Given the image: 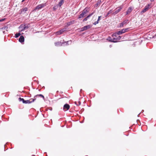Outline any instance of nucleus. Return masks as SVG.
Listing matches in <instances>:
<instances>
[{
    "instance_id": "nucleus-43",
    "label": "nucleus",
    "mask_w": 156,
    "mask_h": 156,
    "mask_svg": "<svg viewBox=\"0 0 156 156\" xmlns=\"http://www.w3.org/2000/svg\"><path fill=\"white\" fill-rule=\"evenodd\" d=\"M25 0H22V2H23Z\"/></svg>"
},
{
    "instance_id": "nucleus-46",
    "label": "nucleus",
    "mask_w": 156,
    "mask_h": 156,
    "mask_svg": "<svg viewBox=\"0 0 156 156\" xmlns=\"http://www.w3.org/2000/svg\"><path fill=\"white\" fill-rule=\"evenodd\" d=\"M140 114V113L139 114H138V115H139V114Z\"/></svg>"
},
{
    "instance_id": "nucleus-1",
    "label": "nucleus",
    "mask_w": 156,
    "mask_h": 156,
    "mask_svg": "<svg viewBox=\"0 0 156 156\" xmlns=\"http://www.w3.org/2000/svg\"><path fill=\"white\" fill-rule=\"evenodd\" d=\"M20 101H22L23 103L24 104H30L34 101L36 99H30L29 100H25L23 98H19Z\"/></svg>"
},
{
    "instance_id": "nucleus-27",
    "label": "nucleus",
    "mask_w": 156,
    "mask_h": 156,
    "mask_svg": "<svg viewBox=\"0 0 156 156\" xmlns=\"http://www.w3.org/2000/svg\"><path fill=\"white\" fill-rule=\"evenodd\" d=\"M75 103L77 106H79L81 104V102L80 101H78V103H77L76 102H75Z\"/></svg>"
},
{
    "instance_id": "nucleus-41",
    "label": "nucleus",
    "mask_w": 156,
    "mask_h": 156,
    "mask_svg": "<svg viewBox=\"0 0 156 156\" xmlns=\"http://www.w3.org/2000/svg\"><path fill=\"white\" fill-rule=\"evenodd\" d=\"M154 0H150L151 2H153L154 1Z\"/></svg>"
},
{
    "instance_id": "nucleus-11",
    "label": "nucleus",
    "mask_w": 156,
    "mask_h": 156,
    "mask_svg": "<svg viewBox=\"0 0 156 156\" xmlns=\"http://www.w3.org/2000/svg\"><path fill=\"white\" fill-rule=\"evenodd\" d=\"M133 9L131 7H129L126 12V15L130 13L132 11Z\"/></svg>"
},
{
    "instance_id": "nucleus-16",
    "label": "nucleus",
    "mask_w": 156,
    "mask_h": 156,
    "mask_svg": "<svg viewBox=\"0 0 156 156\" xmlns=\"http://www.w3.org/2000/svg\"><path fill=\"white\" fill-rule=\"evenodd\" d=\"M41 97L43 98V100H44L45 99V98H44V96L43 95H42L41 94H37V95H36L34 97V99L36 98H35L36 97Z\"/></svg>"
},
{
    "instance_id": "nucleus-31",
    "label": "nucleus",
    "mask_w": 156,
    "mask_h": 156,
    "mask_svg": "<svg viewBox=\"0 0 156 156\" xmlns=\"http://www.w3.org/2000/svg\"><path fill=\"white\" fill-rule=\"evenodd\" d=\"M98 21H96L94 23H93V24H94V25H96V24H98Z\"/></svg>"
},
{
    "instance_id": "nucleus-34",
    "label": "nucleus",
    "mask_w": 156,
    "mask_h": 156,
    "mask_svg": "<svg viewBox=\"0 0 156 156\" xmlns=\"http://www.w3.org/2000/svg\"><path fill=\"white\" fill-rule=\"evenodd\" d=\"M101 16H99L97 21L99 22V21L100 20V18H101Z\"/></svg>"
},
{
    "instance_id": "nucleus-42",
    "label": "nucleus",
    "mask_w": 156,
    "mask_h": 156,
    "mask_svg": "<svg viewBox=\"0 0 156 156\" xmlns=\"http://www.w3.org/2000/svg\"><path fill=\"white\" fill-rule=\"evenodd\" d=\"M82 91V89H81L80 90V92H81Z\"/></svg>"
},
{
    "instance_id": "nucleus-13",
    "label": "nucleus",
    "mask_w": 156,
    "mask_h": 156,
    "mask_svg": "<svg viewBox=\"0 0 156 156\" xmlns=\"http://www.w3.org/2000/svg\"><path fill=\"white\" fill-rule=\"evenodd\" d=\"M150 6V5L149 4H148L147 5H146L144 9H143V10L145 12H146L149 9V7Z\"/></svg>"
},
{
    "instance_id": "nucleus-19",
    "label": "nucleus",
    "mask_w": 156,
    "mask_h": 156,
    "mask_svg": "<svg viewBox=\"0 0 156 156\" xmlns=\"http://www.w3.org/2000/svg\"><path fill=\"white\" fill-rule=\"evenodd\" d=\"M101 3V0H98L97 3L95 4V6L97 7L99 6Z\"/></svg>"
},
{
    "instance_id": "nucleus-2",
    "label": "nucleus",
    "mask_w": 156,
    "mask_h": 156,
    "mask_svg": "<svg viewBox=\"0 0 156 156\" xmlns=\"http://www.w3.org/2000/svg\"><path fill=\"white\" fill-rule=\"evenodd\" d=\"M89 12V10L87 8H85L82 11V13L79 16L78 19H80L83 17L85 16L86 14Z\"/></svg>"
},
{
    "instance_id": "nucleus-36",
    "label": "nucleus",
    "mask_w": 156,
    "mask_h": 156,
    "mask_svg": "<svg viewBox=\"0 0 156 156\" xmlns=\"http://www.w3.org/2000/svg\"><path fill=\"white\" fill-rule=\"evenodd\" d=\"M69 42V41H64V43H66V45H68V42Z\"/></svg>"
},
{
    "instance_id": "nucleus-18",
    "label": "nucleus",
    "mask_w": 156,
    "mask_h": 156,
    "mask_svg": "<svg viewBox=\"0 0 156 156\" xmlns=\"http://www.w3.org/2000/svg\"><path fill=\"white\" fill-rule=\"evenodd\" d=\"M55 44L56 46H62V42H55Z\"/></svg>"
},
{
    "instance_id": "nucleus-7",
    "label": "nucleus",
    "mask_w": 156,
    "mask_h": 156,
    "mask_svg": "<svg viewBox=\"0 0 156 156\" xmlns=\"http://www.w3.org/2000/svg\"><path fill=\"white\" fill-rule=\"evenodd\" d=\"M66 31V28H63L59 31L56 32V34L57 35H60L62 34L63 33Z\"/></svg>"
},
{
    "instance_id": "nucleus-12",
    "label": "nucleus",
    "mask_w": 156,
    "mask_h": 156,
    "mask_svg": "<svg viewBox=\"0 0 156 156\" xmlns=\"http://www.w3.org/2000/svg\"><path fill=\"white\" fill-rule=\"evenodd\" d=\"M24 27H23V28H22L21 29V30L20 31H22L25 30L27 29L30 27V24H28L27 25H24Z\"/></svg>"
},
{
    "instance_id": "nucleus-21",
    "label": "nucleus",
    "mask_w": 156,
    "mask_h": 156,
    "mask_svg": "<svg viewBox=\"0 0 156 156\" xmlns=\"http://www.w3.org/2000/svg\"><path fill=\"white\" fill-rule=\"evenodd\" d=\"M21 35V34H20V32H19V33H16V34L15 35V37L16 38H18Z\"/></svg>"
},
{
    "instance_id": "nucleus-39",
    "label": "nucleus",
    "mask_w": 156,
    "mask_h": 156,
    "mask_svg": "<svg viewBox=\"0 0 156 156\" xmlns=\"http://www.w3.org/2000/svg\"><path fill=\"white\" fill-rule=\"evenodd\" d=\"M87 17L89 19L90 18V16L89 15L87 16Z\"/></svg>"
},
{
    "instance_id": "nucleus-8",
    "label": "nucleus",
    "mask_w": 156,
    "mask_h": 156,
    "mask_svg": "<svg viewBox=\"0 0 156 156\" xmlns=\"http://www.w3.org/2000/svg\"><path fill=\"white\" fill-rule=\"evenodd\" d=\"M69 104H66L64 105L63 107V110L64 111H66L69 109Z\"/></svg>"
},
{
    "instance_id": "nucleus-9",
    "label": "nucleus",
    "mask_w": 156,
    "mask_h": 156,
    "mask_svg": "<svg viewBox=\"0 0 156 156\" xmlns=\"http://www.w3.org/2000/svg\"><path fill=\"white\" fill-rule=\"evenodd\" d=\"M122 33L121 30L118 31L117 32H115V33H114L112 34V36L113 37H117V36H118L119 35H120L122 34Z\"/></svg>"
},
{
    "instance_id": "nucleus-4",
    "label": "nucleus",
    "mask_w": 156,
    "mask_h": 156,
    "mask_svg": "<svg viewBox=\"0 0 156 156\" xmlns=\"http://www.w3.org/2000/svg\"><path fill=\"white\" fill-rule=\"evenodd\" d=\"M91 27V26L90 25H88L85 26L81 28V30H80V31H83L85 30L88 29L89 28H90Z\"/></svg>"
},
{
    "instance_id": "nucleus-44",
    "label": "nucleus",
    "mask_w": 156,
    "mask_h": 156,
    "mask_svg": "<svg viewBox=\"0 0 156 156\" xmlns=\"http://www.w3.org/2000/svg\"><path fill=\"white\" fill-rule=\"evenodd\" d=\"M3 33L4 34V33H5V31H3Z\"/></svg>"
},
{
    "instance_id": "nucleus-29",
    "label": "nucleus",
    "mask_w": 156,
    "mask_h": 156,
    "mask_svg": "<svg viewBox=\"0 0 156 156\" xmlns=\"http://www.w3.org/2000/svg\"><path fill=\"white\" fill-rule=\"evenodd\" d=\"M121 32H122V34H123V33H125L126 32V31H125V30L124 29L121 30Z\"/></svg>"
},
{
    "instance_id": "nucleus-15",
    "label": "nucleus",
    "mask_w": 156,
    "mask_h": 156,
    "mask_svg": "<svg viewBox=\"0 0 156 156\" xmlns=\"http://www.w3.org/2000/svg\"><path fill=\"white\" fill-rule=\"evenodd\" d=\"M64 1V0H61L60 1L58 4V6L59 7H61Z\"/></svg>"
},
{
    "instance_id": "nucleus-6",
    "label": "nucleus",
    "mask_w": 156,
    "mask_h": 156,
    "mask_svg": "<svg viewBox=\"0 0 156 156\" xmlns=\"http://www.w3.org/2000/svg\"><path fill=\"white\" fill-rule=\"evenodd\" d=\"M129 20H124L122 22L119 24V27H121L125 25L126 24L128 23Z\"/></svg>"
},
{
    "instance_id": "nucleus-23",
    "label": "nucleus",
    "mask_w": 156,
    "mask_h": 156,
    "mask_svg": "<svg viewBox=\"0 0 156 156\" xmlns=\"http://www.w3.org/2000/svg\"><path fill=\"white\" fill-rule=\"evenodd\" d=\"M112 41H112V42H117V39L116 38V37H113L112 39Z\"/></svg>"
},
{
    "instance_id": "nucleus-10",
    "label": "nucleus",
    "mask_w": 156,
    "mask_h": 156,
    "mask_svg": "<svg viewBox=\"0 0 156 156\" xmlns=\"http://www.w3.org/2000/svg\"><path fill=\"white\" fill-rule=\"evenodd\" d=\"M24 41V37L23 36H21L20 37L19 39V41L21 43H22Z\"/></svg>"
},
{
    "instance_id": "nucleus-32",
    "label": "nucleus",
    "mask_w": 156,
    "mask_h": 156,
    "mask_svg": "<svg viewBox=\"0 0 156 156\" xmlns=\"http://www.w3.org/2000/svg\"><path fill=\"white\" fill-rule=\"evenodd\" d=\"M94 13V12H93L92 13L88 15L90 16H91Z\"/></svg>"
},
{
    "instance_id": "nucleus-28",
    "label": "nucleus",
    "mask_w": 156,
    "mask_h": 156,
    "mask_svg": "<svg viewBox=\"0 0 156 156\" xmlns=\"http://www.w3.org/2000/svg\"><path fill=\"white\" fill-rule=\"evenodd\" d=\"M24 27V25L21 24L19 27L20 28H21L22 29L23 28V27Z\"/></svg>"
},
{
    "instance_id": "nucleus-33",
    "label": "nucleus",
    "mask_w": 156,
    "mask_h": 156,
    "mask_svg": "<svg viewBox=\"0 0 156 156\" xmlns=\"http://www.w3.org/2000/svg\"><path fill=\"white\" fill-rule=\"evenodd\" d=\"M94 13V12H93L92 13L88 15L90 16H91Z\"/></svg>"
},
{
    "instance_id": "nucleus-25",
    "label": "nucleus",
    "mask_w": 156,
    "mask_h": 156,
    "mask_svg": "<svg viewBox=\"0 0 156 156\" xmlns=\"http://www.w3.org/2000/svg\"><path fill=\"white\" fill-rule=\"evenodd\" d=\"M58 5H55L53 8V10L55 11L58 8Z\"/></svg>"
},
{
    "instance_id": "nucleus-45",
    "label": "nucleus",
    "mask_w": 156,
    "mask_h": 156,
    "mask_svg": "<svg viewBox=\"0 0 156 156\" xmlns=\"http://www.w3.org/2000/svg\"><path fill=\"white\" fill-rule=\"evenodd\" d=\"M144 112V110H142L141 112Z\"/></svg>"
},
{
    "instance_id": "nucleus-5",
    "label": "nucleus",
    "mask_w": 156,
    "mask_h": 156,
    "mask_svg": "<svg viewBox=\"0 0 156 156\" xmlns=\"http://www.w3.org/2000/svg\"><path fill=\"white\" fill-rule=\"evenodd\" d=\"M123 7V5H121L116 8V10L113 13L114 15H115L119 12Z\"/></svg>"
},
{
    "instance_id": "nucleus-30",
    "label": "nucleus",
    "mask_w": 156,
    "mask_h": 156,
    "mask_svg": "<svg viewBox=\"0 0 156 156\" xmlns=\"http://www.w3.org/2000/svg\"><path fill=\"white\" fill-rule=\"evenodd\" d=\"M88 19L86 17L83 20V22L87 20Z\"/></svg>"
},
{
    "instance_id": "nucleus-22",
    "label": "nucleus",
    "mask_w": 156,
    "mask_h": 156,
    "mask_svg": "<svg viewBox=\"0 0 156 156\" xmlns=\"http://www.w3.org/2000/svg\"><path fill=\"white\" fill-rule=\"evenodd\" d=\"M117 39V41H119L121 39L122 37L120 36H117V37H115Z\"/></svg>"
},
{
    "instance_id": "nucleus-47",
    "label": "nucleus",
    "mask_w": 156,
    "mask_h": 156,
    "mask_svg": "<svg viewBox=\"0 0 156 156\" xmlns=\"http://www.w3.org/2000/svg\"><path fill=\"white\" fill-rule=\"evenodd\" d=\"M155 36H156V34H155Z\"/></svg>"
},
{
    "instance_id": "nucleus-3",
    "label": "nucleus",
    "mask_w": 156,
    "mask_h": 156,
    "mask_svg": "<svg viewBox=\"0 0 156 156\" xmlns=\"http://www.w3.org/2000/svg\"><path fill=\"white\" fill-rule=\"evenodd\" d=\"M46 5V4L43 3L42 4H39L34 9V10H36L37 9H40L45 6Z\"/></svg>"
},
{
    "instance_id": "nucleus-17",
    "label": "nucleus",
    "mask_w": 156,
    "mask_h": 156,
    "mask_svg": "<svg viewBox=\"0 0 156 156\" xmlns=\"http://www.w3.org/2000/svg\"><path fill=\"white\" fill-rule=\"evenodd\" d=\"M28 10V8L27 7H25L24 8L21 9H20V11L21 13H22L23 12H25L27 11Z\"/></svg>"
},
{
    "instance_id": "nucleus-37",
    "label": "nucleus",
    "mask_w": 156,
    "mask_h": 156,
    "mask_svg": "<svg viewBox=\"0 0 156 156\" xmlns=\"http://www.w3.org/2000/svg\"><path fill=\"white\" fill-rule=\"evenodd\" d=\"M125 31H126V32L127 31H128V29H129V28H125V29H124Z\"/></svg>"
},
{
    "instance_id": "nucleus-38",
    "label": "nucleus",
    "mask_w": 156,
    "mask_h": 156,
    "mask_svg": "<svg viewBox=\"0 0 156 156\" xmlns=\"http://www.w3.org/2000/svg\"><path fill=\"white\" fill-rule=\"evenodd\" d=\"M145 12L144 11V10H143L140 13L142 14V13Z\"/></svg>"
},
{
    "instance_id": "nucleus-26",
    "label": "nucleus",
    "mask_w": 156,
    "mask_h": 156,
    "mask_svg": "<svg viewBox=\"0 0 156 156\" xmlns=\"http://www.w3.org/2000/svg\"><path fill=\"white\" fill-rule=\"evenodd\" d=\"M8 29V27H3L2 28H1L0 29V30H6L7 31V29Z\"/></svg>"
},
{
    "instance_id": "nucleus-24",
    "label": "nucleus",
    "mask_w": 156,
    "mask_h": 156,
    "mask_svg": "<svg viewBox=\"0 0 156 156\" xmlns=\"http://www.w3.org/2000/svg\"><path fill=\"white\" fill-rule=\"evenodd\" d=\"M112 38L110 37L109 36L108 37V38L107 39V40L110 42H112V41H112Z\"/></svg>"
},
{
    "instance_id": "nucleus-40",
    "label": "nucleus",
    "mask_w": 156,
    "mask_h": 156,
    "mask_svg": "<svg viewBox=\"0 0 156 156\" xmlns=\"http://www.w3.org/2000/svg\"><path fill=\"white\" fill-rule=\"evenodd\" d=\"M65 43H64V42H63H63H62V44H65Z\"/></svg>"
},
{
    "instance_id": "nucleus-35",
    "label": "nucleus",
    "mask_w": 156,
    "mask_h": 156,
    "mask_svg": "<svg viewBox=\"0 0 156 156\" xmlns=\"http://www.w3.org/2000/svg\"><path fill=\"white\" fill-rule=\"evenodd\" d=\"M5 20V18H3V19H2L1 20H0V22H1V21H4Z\"/></svg>"
},
{
    "instance_id": "nucleus-20",
    "label": "nucleus",
    "mask_w": 156,
    "mask_h": 156,
    "mask_svg": "<svg viewBox=\"0 0 156 156\" xmlns=\"http://www.w3.org/2000/svg\"><path fill=\"white\" fill-rule=\"evenodd\" d=\"M112 9L110 10L108 12V13L106 14L105 15V16L106 17H107L109 14L112 13Z\"/></svg>"
},
{
    "instance_id": "nucleus-14",
    "label": "nucleus",
    "mask_w": 156,
    "mask_h": 156,
    "mask_svg": "<svg viewBox=\"0 0 156 156\" xmlns=\"http://www.w3.org/2000/svg\"><path fill=\"white\" fill-rule=\"evenodd\" d=\"M75 20H72L71 21L67 23V25L69 26L71 25V24H73L75 23Z\"/></svg>"
}]
</instances>
